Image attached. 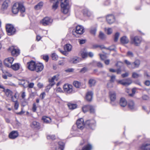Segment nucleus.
Instances as JSON below:
<instances>
[{"label": "nucleus", "instance_id": "obj_32", "mask_svg": "<svg viewBox=\"0 0 150 150\" xmlns=\"http://www.w3.org/2000/svg\"><path fill=\"white\" fill-rule=\"evenodd\" d=\"M92 148L91 145L88 144L84 146L82 148V150H91Z\"/></svg>", "mask_w": 150, "mask_h": 150}, {"label": "nucleus", "instance_id": "obj_1", "mask_svg": "<svg viewBox=\"0 0 150 150\" xmlns=\"http://www.w3.org/2000/svg\"><path fill=\"white\" fill-rule=\"evenodd\" d=\"M19 11H20L21 13H24L25 11V9L22 4L16 3L13 6L12 11L13 13L16 14Z\"/></svg>", "mask_w": 150, "mask_h": 150}, {"label": "nucleus", "instance_id": "obj_2", "mask_svg": "<svg viewBox=\"0 0 150 150\" xmlns=\"http://www.w3.org/2000/svg\"><path fill=\"white\" fill-rule=\"evenodd\" d=\"M60 6L62 11L64 14L67 13L69 11V5L68 0H61Z\"/></svg>", "mask_w": 150, "mask_h": 150}, {"label": "nucleus", "instance_id": "obj_38", "mask_svg": "<svg viewBox=\"0 0 150 150\" xmlns=\"http://www.w3.org/2000/svg\"><path fill=\"white\" fill-rule=\"evenodd\" d=\"M43 3L42 2H40L37 5L35 6V8L36 10L40 9L43 5Z\"/></svg>", "mask_w": 150, "mask_h": 150}, {"label": "nucleus", "instance_id": "obj_54", "mask_svg": "<svg viewBox=\"0 0 150 150\" xmlns=\"http://www.w3.org/2000/svg\"><path fill=\"white\" fill-rule=\"evenodd\" d=\"M88 70V69L87 67H84L82 68L80 70V72L82 73H84Z\"/></svg>", "mask_w": 150, "mask_h": 150}, {"label": "nucleus", "instance_id": "obj_8", "mask_svg": "<svg viewBox=\"0 0 150 150\" xmlns=\"http://www.w3.org/2000/svg\"><path fill=\"white\" fill-rule=\"evenodd\" d=\"M117 82L118 83L121 84L123 86H128L132 83V81L129 79L117 80Z\"/></svg>", "mask_w": 150, "mask_h": 150}, {"label": "nucleus", "instance_id": "obj_13", "mask_svg": "<svg viewBox=\"0 0 150 150\" xmlns=\"http://www.w3.org/2000/svg\"><path fill=\"white\" fill-rule=\"evenodd\" d=\"M106 19L107 22L109 24H112L115 21L114 16L111 14L108 15Z\"/></svg>", "mask_w": 150, "mask_h": 150}, {"label": "nucleus", "instance_id": "obj_29", "mask_svg": "<svg viewBox=\"0 0 150 150\" xmlns=\"http://www.w3.org/2000/svg\"><path fill=\"white\" fill-rule=\"evenodd\" d=\"M64 50L67 52L70 51L72 49V46L69 44H67L65 45L64 47Z\"/></svg>", "mask_w": 150, "mask_h": 150}, {"label": "nucleus", "instance_id": "obj_30", "mask_svg": "<svg viewBox=\"0 0 150 150\" xmlns=\"http://www.w3.org/2000/svg\"><path fill=\"white\" fill-rule=\"evenodd\" d=\"M4 91L6 95L8 97L11 96L12 94V92L8 89L4 90Z\"/></svg>", "mask_w": 150, "mask_h": 150}, {"label": "nucleus", "instance_id": "obj_50", "mask_svg": "<svg viewBox=\"0 0 150 150\" xmlns=\"http://www.w3.org/2000/svg\"><path fill=\"white\" fill-rule=\"evenodd\" d=\"M127 106L131 109H132L134 108V104H127Z\"/></svg>", "mask_w": 150, "mask_h": 150}, {"label": "nucleus", "instance_id": "obj_37", "mask_svg": "<svg viewBox=\"0 0 150 150\" xmlns=\"http://www.w3.org/2000/svg\"><path fill=\"white\" fill-rule=\"evenodd\" d=\"M90 105H86L84 106L82 108V110L83 112L84 113H85L88 110H89V109L90 108Z\"/></svg>", "mask_w": 150, "mask_h": 150}, {"label": "nucleus", "instance_id": "obj_36", "mask_svg": "<svg viewBox=\"0 0 150 150\" xmlns=\"http://www.w3.org/2000/svg\"><path fill=\"white\" fill-rule=\"evenodd\" d=\"M19 53V52L18 50L16 49H13L11 51V54L13 56H17Z\"/></svg>", "mask_w": 150, "mask_h": 150}, {"label": "nucleus", "instance_id": "obj_12", "mask_svg": "<svg viewBox=\"0 0 150 150\" xmlns=\"http://www.w3.org/2000/svg\"><path fill=\"white\" fill-rule=\"evenodd\" d=\"M109 94L110 101L112 102H114L116 98V92L114 91H110L109 92Z\"/></svg>", "mask_w": 150, "mask_h": 150}, {"label": "nucleus", "instance_id": "obj_11", "mask_svg": "<svg viewBox=\"0 0 150 150\" xmlns=\"http://www.w3.org/2000/svg\"><path fill=\"white\" fill-rule=\"evenodd\" d=\"M36 64L35 62L33 61H31L27 63V67L30 70L32 71L35 70Z\"/></svg>", "mask_w": 150, "mask_h": 150}, {"label": "nucleus", "instance_id": "obj_3", "mask_svg": "<svg viewBox=\"0 0 150 150\" xmlns=\"http://www.w3.org/2000/svg\"><path fill=\"white\" fill-rule=\"evenodd\" d=\"M6 31L8 35L13 34L16 31L13 25L11 24H8L6 26Z\"/></svg>", "mask_w": 150, "mask_h": 150}, {"label": "nucleus", "instance_id": "obj_62", "mask_svg": "<svg viewBox=\"0 0 150 150\" xmlns=\"http://www.w3.org/2000/svg\"><path fill=\"white\" fill-rule=\"evenodd\" d=\"M112 29L111 28H108L107 30V34L108 35L110 34L112 32Z\"/></svg>", "mask_w": 150, "mask_h": 150}, {"label": "nucleus", "instance_id": "obj_31", "mask_svg": "<svg viewBox=\"0 0 150 150\" xmlns=\"http://www.w3.org/2000/svg\"><path fill=\"white\" fill-rule=\"evenodd\" d=\"M67 105L69 109L71 110L74 109L77 107V105L76 104H67Z\"/></svg>", "mask_w": 150, "mask_h": 150}, {"label": "nucleus", "instance_id": "obj_34", "mask_svg": "<svg viewBox=\"0 0 150 150\" xmlns=\"http://www.w3.org/2000/svg\"><path fill=\"white\" fill-rule=\"evenodd\" d=\"M83 13L85 16H90L91 14V12L87 9H85L84 10Z\"/></svg>", "mask_w": 150, "mask_h": 150}, {"label": "nucleus", "instance_id": "obj_55", "mask_svg": "<svg viewBox=\"0 0 150 150\" xmlns=\"http://www.w3.org/2000/svg\"><path fill=\"white\" fill-rule=\"evenodd\" d=\"M110 82H113L115 79V75H112L110 76Z\"/></svg>", "mask_w": 150, "mask_h": 150}, {"label": "nucleus", "instance_id": "obj_53", "mask_svg": "<svg viewBox=\"0 0 150 150\" xmlns=\"http://www.w3.org/2000/svg\"><path fill=\"white\" fill-rule=\"evenodd\" d=\"M127 56L131 58L133 57L134 55L132 52L130 51H128L127 52Z\"/></svg>", "mask_w": 150, "mask_h": 150}, {"label": "nucleus", "instance_id": "obj_40", "mask_svg": "<svg viewBox=\"0 0 150 150\" xmlns=\"http://www.w3.org/2000/svg\"><path fill=\"white\" fill-rule=\"evenodd\" d=\"M141 75L135 72H134L132 74V76L134 78H137L141 76Z\"/></svg>", "mask_w": 150, "mask_h": 150}, {"label": "nucleus", "instance_id": "obj_14", "mask_svg": "<svg viewBox=\"0 0 150 150\" xmlns=\"http://www.w3.org/2000/svg\"><path fill=\"white\" fill-rule=\"evenodd\" d=\"M76 124L78 128L81 129H83L85 125L83 122V120L82 118L78 120L76 122Z\"/></svg>", "mask_w": 150, "mask_h": 150}, {"label": "nucleus", "instance_id": "obj_60", "mask_svg": "<svg viewBox=\"0 0 150 150\" xmlns=\"http://www.w3.org/2000/svg\"><path fill=\"white\" fill-rule=\"evenodd\" d=\"M43 59L46 62H47L49 59V57L48 55H45L43 56Z\"/></svg>", "mask_w": 150, "mask_h": 150}, {"label": "nucleus", "instance_id": "obj_49", "mask_svg": "<svg viewBox=\"0 0 150 150\" xmlns=\"http://www.w3.org/2000/svg\"><path fill=\"white\" fill-rule=\"evenodd\" d=\"M120 103H127V102L124 98L122 97L120 99Z\"/></svg>", "mask_w": 150, "mask_h": 150}, {"label": "nucleus", "instance_id": "obj_59", "mask_svg": "<svg viewBox=\"0 0 150 150\" xmlns=\"http://www.w3.org/2000/svg\"><path fill=\"white\" fill-rule=\"evenodd\" d=\"M37 106L35 104H33L32 108V110L33 112H35L36 110Z\"/></svg>", "mask_w": 150, "mask_h": 150}, {"label": "nucleus", "instance_id": "obj_61", "mask_svg": "<svg viewBox=\"0 0 150 150\" xmlns=\"http://www.w3.org/2000/svg\"><path fill=\"white\" fill-rule=\"evenodd\" d=\"M115 45H112V46L109 47L108 48H106V49L107 50H110V51L114 50L115 49Z\"/></svg>", "mask_w": 150, "mask_h": 150}, {"label": "nucleus", "instance_id": "obj_26", "mask_svg": "<svg viewBox=\"0 0 150 150\" xmlns=\"http://www.w3.org/2000/svg\"><path fill=\"white\" fill-rule=\"evenodd\" d=\"M28 81L25 80H22L19 82V84L22 85L25 88L28 87Z\"/></svg>", "mask_w": 150, "mask_h": 150}, {"label": "nucleus", "instance_id": "obj_25", "mask_svg": "<svg viewBox=\"0 0 150 150\" xmlns=\"http://www.w3.org/2000/svg\"><path fill=\"white\" fill-rule=\"evenodd\" d=\"M81 61V59L77 57H73L71 60V62L74 64H76L80 62Z\"/></svg>", "mask_w": 150, "mask_h": 150}, {"label": "nucleus", "instance_id": "obj_39", "mask_svg": "<svg viewBox=\"0 0 150 150\" xmlns=\"http://www.w3.org/2000/svg\"><path fill=\"white\" fill-rule=\"evenodd\" d=\"M124 62L129 68L131 69V66L132 64V63L131 62L127 59L125 60Z\"/></svg>", "mask_w": 150, "mask_h": 150}, {"label": "nucleus", "instance_id": "obj_18", "mask_svg": "<svg viewBox=\"0 0 150 150\" xmlns=\"http://www.w3.org/2000/svg\"><path fill=\"white\" fill-rule=\"evenodd\" d=\"M18 135V134L17 131H13L9 134V137L10 138L13 139L17 137Z\"/></svg>", "mask_w": 150, "mask_h": 150}, {"label": "nucleus", "instance_id": "obj_19", "mask_svg": "<svg viewBox=\"0 0 150 150\" xmlns=\"http://www.w3.org/2000/svg\"><path fill=\"white\" fill-rule=\"evenodd\" d=\"M19 94L17 92H16L14 96L11 97V100L13 102L15 103H17L18 102L17 100L19 98Z\"/></svg>", "mask_w": 150, "mask_h": 150}, {"label": "nucleus", "instance_id": "obj_43", "mask_svg": "<svg viewBox=\"0 0 150 150\" xmlns=\"http://www.w3.org/2000/svg\"><path fill=\"white\" fill-rule=\"evenodd\" d=\"M120 36V33L117 32L116 33L115 35L114 36V41L115 42H116L117 41L118 39Z\"/></svg>", "mask_w": 150, "mask_h": 150}, {"label": "nucleus", "instance_id": "obj_44", "mask_svg": "<svg viewBox=\"0 0 150 150\" xmlns=\"http://www.w3.org/2000/svg\"><path fill=\"white\" fill-rule=\"evenodd\" d=\"M64 148V144L60 145L59 143V145L56 149V150H63Z\"/></svg>", "mask_w": 150, "mask_h": 150}, {"label": "nucleus", "instance_id": "obj_45", "mask_svg": "<svg viewBox=\"0 0 150 150\" xmlns=\"http://www.w3.org/2000/svg\"><path fill=\"white\" fill-rule=\"evenodd\" d=\"M88 55V53L85 51H83L81 54V56L83 58H86L87 56Z\"/></svg>", "mask_w": 150, "mask_h": 150}, {"label": "nucleus", "instance_id": "obj_33", "mask_svg": "<svg viewBox=\"0 0 150 150\" xmlns=\"http://www.w3.org/2000/svg\"><path fill=\"white\" fill-rule=\"evenodd\" d=\"M31 126L33 128H38L40 126V125L38 122L36 121H34L33 122Z\"/></svg>", "mask_w": 150, "mask_h": 150}, {"label": "nucleus", "instance_id": "obj_35", "mask_svg": "<svg viewBox=\"0 0 150 150\" xmlns=\"http://www.w3.org/2000/svg\"><path fill=\"white\" fill-rule=\"evenodd\" d=\"M97 31L96 27H93L91 28L90 33L93 35H95L96 34Z\"/></svg>", "mask_w": 150, "mask_h": 150}, {"label": "nucleus", "instance_id": "obj_9", "mask_svg": "<svg viewBox=\"0 0 150 150\" xmlns=\"http://www.w3.org/2000/svg\"><path fill=\"white\" fill-rule=\"evenodd\" d=\"M137 150H150V143H144L139 146Z\"/></svg>", "mask_w": 150, "mask_h": 150}, {"label": "nucleus", "instance_id": "obj_21", "mask_svg": "<svg viewBox=\"0 0 150 150\" xmlns=\"http://www.w3.org/2000/svg\"><path fill=\"white\" fill-rule=\"evenodd\" d=\"M10 1L9 0H6L4 1L2 5V8L4 10L6 9L8 6Z\"/></svg>", "mask_w": 150, "mask_h": 150}, {"label": "nucleus", "instance_id": "obj_4", "mask_svg": "<svg viewBox=\"0 0 150 150\" xmlns=\"http://www.w3.org/2000/svg\"><path fill=\"white\" fill-rule=\"evenodd\" d=\"M131 41L132 44H134L136 46H138L141 43V38L138 36L131 37Z\"/></svg>", "mask_w": 150, "mask_h": 150}, {"label": "nucleus", "instance_id": "obj_46", "mask_svg": "<svg viewBox=\"0 0 150 150\" xmlns=\"http://www.w3.org/2000/svg\"><path fill=\"white\" fill-rule=\"evenodd\" d=\"M51 57L53 60H56L58 59V56L55 53H53L52 54Z\"/></svg>", "mask_w": 150, "mask_h": 150}, {"label": "nucleus", "instance_id": "obj_58", "mask_svg": "<svg viewBox=\"0 0 150 150\" xmlns=\"http://www.w3.org/2000/svg\"><path fill=\"white\" fill-rule=\"evenodd\" d=\"M34 83H28V87L30 88H32L33 87Z\"/></svg>", "mask_w": 150, "mask_h": 150}, {"label": "nucleus", "instance_id": "obj_48", "mask_svg": "<svg viewBox=\"0 0 150 150\" xmlns=\"http://www.w3.org/2000/svg\"><path fill=\"white\" fill-rule=\"evenodd\" d=\"M58 50L61 53L67 56L68 54L67 51L66 50L63 51L59 48L58 49Z\"/></svg>", "mask_w": 150, "mask_h": 150}, {"label": "nucleus", "instance_id": "obj_22", "mask_svg": "<svg viewBox=\"0 0 150 150\" xmlns=\"http://www.w3.org/2000/svg\"><path fill=\"white\" fill-rule=\"evenodd\" d=\"M20 66L19 63H15L12 65L11 64L10 67L14 70L17 71L19 69Z\"/></svg>", "mask_w": 150, "mask_h": 150}, {"label": "nucleus", "instance_id": "obj_15", "mask_svg": "<svg viewBox=\"0 0 150 150\" xmlns=\"http://www.w3.org/2000/svg\"><path fill=\"white\" fill-rule=\"evenodd\" d=\"M96 123V121L94 120H88L86 121L85 125L86 127L91 128L93 126L95 125Z\"/></svg>", "mask_w": 150, "mask_h": 150}, {"label": "nucleus", "instance_id": "obj_27", "mask_svg": "<svg viewBox=\"0 0 150 150\" xmlns=\"http://www.w3.org/2000/svg\"><path fill=\"white\" fill-rule=\"evenodd\" d=\"M42 119L44 122L46 123H49L51 122V119L46 116L43 117Z\"/></svg>", "mask_w": 150, "mask_h": 150}, {"label": "nucleus", "instance_id": "obj_51", "mask_svg": "<svg viewBox=\"0 0 150 150\" xmlns=\"http://www.w3.org/2000/svg\"><path fill=\"white\" fill-rule=\"evenodd\" d=\"M99 55L101 60H105L107 58V56L105 55L99 54Z\"/></svg>", "mask_w": 150, "mask_h": 150}, {"label": "nucleus", "instance_id": "obj_57", "mask_svg": "<svg viewBox=\"0 0 150 150\" xmlns=\"http://www.w3.org/2000/svg\"><path fill=\"white\" fill-rule=\"evenodd\" d=\"M55 84V83L50 82L49 84L47 86V88L50 89Z\"/></svg>", "mask_w": 150, "mask_h": 150}, {"label": "nucleus", "instance_id": "obj_56", "mask_svg": "<svg viewBox=\"0 0 150 150\" xmlns=\"http://www.w3.org/2000/svg\"><path fill=\"white\" fill-rule=\"evenodd\" d=\"M89 110H90L91 113H94L95 112V110L93 107L90 105Z\"/></svg>", "mask_w": 150, "mask_h": 150}, {"label": "nucleus", "instance_id": "obj_20", "mask_svg": "<svg viewBox=\"0 0 150 150\" xmlns=\"http://www.w3.org/2000/svg\"><path fill=\"white\" fill-rule=\"evenodd\" d=\"M140 64V61L139 60H136L134 62L132 63L131 69H133L138 68Z\"/></svg>", "mask_w": 150, "mask_h": 150}, {"label": "nucleus", "instance_id": "obj_41", "mask_svg": "<svg viewBox=\"0 0 150 150\" xmlns=\"http://www.w3.org/2000/svg\"><path fill=\"white\" fill-rule=\"evenodd\" d=\"M73 84L74 86L77 88H79L81 86V83L78 81H74L73 82Z\"/></svg>", "mask_w": 150, "mask_h": 150}, {"label": "nucleus", "instance_id": "obj_47", "mask_svg": "<svg viewBox=\"0 0 150 150\" xmlns=\"http://www.w3.org/2000/svg\"><path fill=\"white\" fill-rule=\"evenodd\" d=\"M136 88H132V93L131 94H129V96L131 97L133 96L136 92Z\"/></svg>", "mask_w": 150, "mask_h": 150}, {"label": "nucleus", "instance_id": "obj_10", "mask_svg": "<svg viewBox=\"0 0 150 150\" xmlns=\"http://www.w3.org/2000/svg\"><path fill=\"white\" fill-rule=\"evenodd\" d=\"M14 59L12 57H10L6 59L4 61V65L7 67H10Z\"/></svg>", "mask_w": 150, "mask_h": 150}, {"label": "nucleus", "instance_id": "obj_16", "mask_svg": "<svg viewBox=\"0 0 150 150\" xmlns=\"http://www.w3.org/2000/svg\"><path fill=\"white\" fill-rule=\"evenodd\" d=\"M44 66L41 63L37 64H36L35 70L37 72H41L43 69Z\"/></svg>", "mask_w": 150, "mask_h": 150}, {"label": "nucleus", "instance_id": "obj_7", "mask_svg": "<svg viewBox=\"0 0 150 150\" xmlns=\"http://www.w3.org/2000/svg\"><path fill=\"white\" fill-rule=\"evenodd\" d=\"M63 89L64 91L67 93H71L73 92L72 86L68 84H65L64 85Z\"/></svg>", "mask_w": 150, "mask_h": 150}, {"label": "nucleus", "instance_id": "obj_63", "mask_svg": "<svg viewBox=\"0 0 150 150\" xmlns=\"http://www.w3.org/2000/svg\"><path fill=\"white\" fill-rule=\"evenodd\" d=\"M26 96V94L25 93L24 91L22 92L21 93V97L23 99H24L25 97Z\"/></svg>", "mask_w": 150, "mask_h": 150}, {"label": "nucleus", "instance_id": "obj_6", "mask_svg": "<svg viewBox=\"0 0 150 150\" xmlns=\"http://www.w3.org/2000/svg\"><path fill=\"white\" fill-rule=\"evenodd\" d=\"M84 32V29L81 26L78 25L76 27V30L75 32L72 31L73 34L75 35V33L77 34L81 35Z\"/></svg>", "mask_w": 150, "mask_h": 150}, {"label": "nucleus", "instance_id": "obj_52", "mask_svg": "<svg viewBox=\"0 0 150 150\" xmlns=\"http://www.w3.org/2000/svg\"><path fill=\"white\" fill-rule=\"evenodd\" d=\"M47 138L48 139L54 140L55 139V137L54 135H49L47 136Z\"/></svg>", "mask_w": 150, "mask_h": 150}, {"label": "nucleus", "instance_id": "obj_42", "mask_svg": "<svg viewBox=\"0 0 150 150\" xmlns=\"http://www.w3.org/2000/svg\"><path fill=\"white\" fill-rule=\"evenodd\" d=\"M99 37L100 39L102 40H103L105 38V35L101 31H100L99 33Z\"/></svg>", "mask_w": 150, "mask_h": 150}, {"label": "nucleus", "instance_id": "obj_64", "mask_svg": "<svg viewBox=\"0 0 150 150\" xmlns=\"http://www.w3.org/2000/svg\"><path fill=\"white\" fill-rule=\"evenodd\" d=\"M74 70V69L73 68H70L66 69L65 70L67 72H73Z\"/></svg>", "mask_w": 150, "mask_h": 150}, {"label": "nucleus", "instance_id": "obj_24", "mask_svg": "<svg viewBox=\"0 0 150 150\" xmlns=\"http://www.w3.org/2000/svg\"><path fill=\"white\" fill-rule=\"evenodd\" d=\"M96 83V81L93 78L90 79L88 82L89 86L91 87L94 86L95 85Z\"/></svg>", "mask_w": 150, "mask_h": 150}, {"label": "nucleus", "instance_id": "obj_23", "mask_svg": "<svg viewBox=\"0 0 150 150\" xmlns=\"http://www.w3.org/2000/svg\"><path fill=\"white\" fill-rule=\"evenodd\" d=\"M120 41L122 44H126L129 42V40L126 36H124L121 38Z\"/></svg>", "mask_w": 150, "mask_h": 150}, {"label": "nucleus", "instance_id": "obj_28", "mask_svg": "<svg viewBox=\"0 0 150 150\" xmlns=\"http://www.w3.org/2000/svg\"><path fill=\"white\" fill-rule=\"evenodd\" d=\"M59 75H57L54 76L51 79H49V82L52 83H55L54 82V80L57 81L58 79Z\"/></svg>", "mask_w": 150, "mask_h": 150}, {"label": "nucleus", "instance_id": "obj_5", "mask_svg": "<svg viewBox=\"0 0 150 150\" xmlns=\"http://www.w3.org/2000/svg\"><path fill=\"white\" fill-rule=\"evenodd\" d=\"M52 20L48 17L44 18L40 21V23L44 26H46L50 24Z\"/></svg>", "mask_w": 150, "mask_h": 150}, {"label": "nucleus", "instance_id": "obj_17", "mask_svg": "<svg viewBox=\"0 0 150 150\" xmlns=\"http://www.w3.org/2000/svg\"><path fill=\"white\" fill-rule=\"evenodd\" d=\"M93 93L91 91L88 92L86 95V99L88 102H90L92 100Z\"/></svg>", "mask_w": 150, "mask_h": 150}]
</instances>
